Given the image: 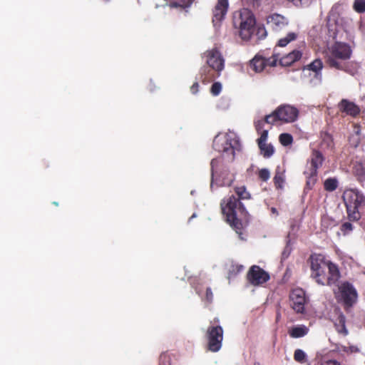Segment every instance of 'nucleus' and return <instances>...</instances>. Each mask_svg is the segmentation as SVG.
<instances>
[{
  "label": "nucleus",
  "instance_id": "obj_48",
  "mask_svg": "<svg viewBox=\"0 0 365 365\" xmlns=\"http://www.w3.org/2000/svg\"><path fill=\"white\" fill-rule=\"evenodd\" d=\"M320 365H342L339 361L334 359L326 361Z\"/></svg>",
  "mask_w": 365,
  "mask_h": 365
},
{
  "label": "nucleus",
  "instance_id": "obj_36",
  "mask_svg": "<svg viewBox=\"0 0 365 365\" xmlns=\"http://www.w3.org/2000/svg\"><path fill=\"white\" fill-rule=\"evenodd\" d=\"M353 8L357 13L365 12V0H355Z\"/></svg>",
  "mask_w": 365,
  "mask_h": 365
},
{
  "label": "nucleus",
  "instance_id": "obj_9",
  "mask_svg": "<svg viewBox=\"0 0 365 365\" xmlns=\"http://www.w3.org/2000/svg\"><path fill=\"white\" fill-rule=\"evenodd\" d=\"M246 279L250 284L258 287L268 282L270 276L267 272L259 266L252 265L247 273Z\"/></svg>",
  "mask_w": 365,
  "mask_h": 365
},
{
  "label": "nucleus",
  "instance_id": "obj_40",
  "mask_svg": "<svg viewBox=\"0 0 365 365\" xmlns=\"http://www.w3.org/2000/svg\"><path fill=\"white\" fill-rule=\"evenodd\" d=\"M245 4L253 9H258L261 6L262 0H244Z\"/></svg>",
  "mask_w": 365,
  "mask_h": 365
},
{
  "label": "nucleus",
  "instance_id": "obj_37",
  "mask_svg": "<svg viewBox=\"0 0 365 365\" xmlns=\"http://www.w3.org/2000/svg\"><path fill=\"white\" fill-rule=\"evenodd\" d=\"M258 178L263 182H267L270 178V172L267 168H262L258 171Z\"/></svg>",
  "mask_w": 365,
  "mask_h": 365
},
{
  "label": "nucleus",
  "instance_id": "obj_18",
  "mask_svg": "<svg viewBox=\"0 0 365 365\" xmlns=\"http://www.w3.org/2000/svg\"><path fill=\"white\" fill-rule=\"evenodd\" d=\"M324 160V158L320 151L317 150L312 151L311 155V168L309 169V170H311L312 178L317 176V170L322 166Z\"/></svg>",
  "mask_w": 365,
  "mask_h": 365
},
{
  "label": "nucleus",
  "instance_id": "obj_13",
  "mask_svg": "<svg viewBox=\"0 0 365 365\" xmlns=\"http://www.w3.org/2000/svg\"><path fill=\"white\" fill-rule=\"evenodd\" d=\"M229 8V0H217L212 9V23L215 26H219L225 19Z\"/></svg>",
  "mask_w": 365,
  "mask_h": 365
},
{
  "label": "nucleus",
  "instance_id": "obj_22",
  "mask_svg": "<svg viewBox=\"0 0 365 365\" xmlns=\"http://www.w3.org/2000/svg\"><path fill=\"white\" fill-rule=\"evenodd\" d=\"M250 68L256 73L261 72L266 68V61L264 58L259 55H256L250 62Z\"/></svg>",
  "mask_w": 365,
  "mask_h": 365
},
{
  "label": "nucleus",
  "instance_id": "obj_47",
  "mask_svg": "<svg viewBox=\"0 0 365 365\" xmlns=\"http://www.w3.org/2000/svg\"><path fill=\"white\" fill-rule=\"evenodd\" d=\"M199 88L200 86L198 82H195L190 87V92L194 95L197 94V92L199 91Z\"/></svg>",
  "mask_w": 365,
  "mask_h": 365
},
{
  "label": "nucleus",
  "instance_id": "obj_39",
  "mask_svg": "<svg viewBox=\"0 0 365 365\" xmlns=\"http://www.w3.org/2000/svg\"><path fill=\"white\" fill-rule=\"evenodd\" d=\"M222 91V84L220 82H215L210 88V93L212 96H218Z\"/></svg>",
  "mask_w": 365,
  "mask_h": 365
},
{
  "label": "nucleus",
  "instance_id": "obj_14",
  "mask_svg": "<svg viewBox=\"0 0 365 365\" xmlns=\"http://www.w3.org/2000/svg\"><path fill=\"white\" fill-rule=\"evenodd\" d=\"M281 122L292 123L297 120L299 110L289 105L280 106L277 108Z\"/></svg>",
  "mask_w": 365,
  "mask_h": 365
},
{
  "label": "nucleus",
  "instance_id": "obj_32",
  "mask_svg": "<svg viewBox=\"0 0 365 365\" xmlns=\"http://www.w3.org/2000/svg\"><path fill=\"white\" fill-rule=\"evenodd\" d=\"M264 121L267 124L273 125L275 123L280 121L279 114L277 109L274 110L271 114L267 115L264 117Z\"/></svg>",
  "mask_w": 365,
  "mask_h": 365
},
{
  "label": "nucleus",
  "instance_id": "obj_19",
  "mask_svg": "<svg viewBox=\"0 0 365 365\" xmlns=\"http://www.w3.org/2000/svg\"><path fill=\"white\" fill-rule=\"evenodd\" d=\"M302 52L299 49H294L279 58V64L282 66H290L302 58Z\"/></svg>",
  "mask_w": 365,
  "mask_h": 365
},
{
  "label": "nucleus",
  "instance_id": "obj_25",
  "mask_svg": "<svg viewBox=\"0 0 365 365\" xmlns=\"http://www.w3.org/2000/svg\"><path fill=\"white\" fill-rule=\"evenodd\" d=\"M273 180L276 189L279 190L283 188L285 181L284 173V171L280 170L279 167L276 170Z\"/></svg>",
  "mask_w": 365,
  "mask_h": 365
},
{
  "label": "nucleus",
  "instance_id": "obj_51",
  "mask_svg": "<svg viewBox=\"0 0 365 365\" xmlns=\"http://www.w3.org/2000/svg\"><path fill=\"white\" fill-rule=\"evenodd\" d=\"M272 211L273 212H275L277 210H276V209H275V208H272Z\"/></svg>",
  "mask_w": 365,
  "mask_h": 365
},
{
  "label": "nucleus",
  "instance_id": "obj_44",
  "mask_svg": "<svg viewBox=\"0 0 365 365\" xmlns=\"http://www.w3.org/2000/svg\"><path fill=\"white\" fill-rule=\"evenodd\" d=\"M204 300L207 302L208 303H211L213 300V293L210 287L206 288L205 295L203 298Z\"/></svg>",
  "mask_w": 365,
  "mask_h": 365
},
{
  "label": "nucleus",
  "instance_id": "obj_28",
  "mask_svg": "<svg viewBox=\"0 0 365 365\" xmlns=\"http://www.w3.org/2000/svg\"><path fill=\"white\" fill-rule=\"evenodd\" d=\"M297 38V34L294 32H290L287 35L279 40L277 45L280 47L286 46L289 43L296 40Z\"/></svg>",
  "mask_w": 365,
  "mask_h": 365
},
{
  "label": "nucleus",
  "instance_id": "obj_45",
  "mask_svg": "<svg viewBox=\"0 0 365 365\" xmlns=\"http://www.w3.org/2000/svg\"><path fill=\"white\" fill-rule=\"evenodd\" d=\"M352 229L353 226L350 222H344L341 226V230L344 235L351 231Z\"/></svg>",
  "mask_w": 365,
  "mask_h": 365
},
{
  "label": "nucleus",
  "instance_id": "obj_1",
  "mask_svg": "<svg viewBox=\"0 0 365 365\" xmlns=\"http://www.w3.org/2000/svg\"><path fill=\"white\" fill-rule=\"evenodd\" d=\"M212 146L216 151L221 153V155L211 160L210 187L212 188L214 183L217 186H230L234 179L225 163L235 160V152L241 150L240 142L237 138L226 135L215 137Z\"/></svg>",
  "mask_w": 365,
  "mask_h": 365
},
{
  "label": "nucleus",
  "instance_id": "obj_12",
  "mask_svg": "<svg viewBox=\"0 0 365 365\" xmlns=\"http://www.w3.org/2000/svg\"><path fill=\"white\" fill-rule=\"evenodd\" d=\"M266 22L267 26L274 32L281 31L289 24L287 18L276 13L267 16Z\"/></svg>",
  "mask_w": 365,
  "mask_h": 365
},
{
  "label": "nucleus",
  "instance_id": "obj_41",
  "mask_svg": "<svg viewBox=\"0 0 365 365\" xmlns=\"http://www.w3.org/2000/svg\"><path fill=\"white\" fill-rule=\"evenodd\" d=\"M171 359L168 354L163 353L159 357V365H170Z\"/></svg>",
  "mask_w": 365,
  "mask_h": 365
},
{
  "label": "nucleus",
  "instance_id": "obj_4",
  "mask_svg": "<svg viewBox=\"0 0 365 365\" xmlns=\"http://www.w3.org/2000/svg\"><path fill=\"white\" fill-rule=\"evenodd\" d=\"M234 25L238 29L239 36L244 41H249L255 31L256 19L248 9H242L238 16L234 18Z\"/></svg>",
  "mask_w": 365,
  "mask_h": 365
},
{
  "label": "nucleus",
  "instance_id": "obj_5",
  "mask_svg": "<svg viewBox=\"0 0 365 365\" xmlns=\"http://www.w3.org/2000/svg\"><path fill=\"white\" fill-rule=\"evenodd\" d=\"M343 200L350 220H358L361 215L359 209L365 206V197L357 190L348 189L344 192Z\"/></svg>",
  "mask_w": 365,
  "mask_h": 365
},
{
  "label": "nucleus",
  "instance_id": "obj_6",
  "mask_svg": "<svg viewBox=\"0 0 365 365\" xmlns=\"http://www.w3.org/2000/svg\"><path fill=\"white\" fill-rule=\"evenodd\" d=\"M352 51L351 47L345 43L335 42L329 48V55L327 63L331 68L348 71L346 65H342L338 60L346 61L351 58Z\"/></svg>",
  "mask_w": 365,
  "mask_h": 365
},
{
  "label": "nucleus",
  "instance_id": "obj_11",
  "mask_svg": "<svg viewBox=\"0 0 365 365\" xmlns=\"http://www.w3.org/2000/svg\"><path fill=\"white\" fill-rule=\"evenodd\" d=\"M204 54L207 58L206 63L207 66L218 71H222L224 69L225 60L217 48H214L207 50Z\"/></svg>",
  "mask_w": 365,
  "mask_h": 365
},
{
  "label": "nucleus",
  "instance_id": "obj_50",
  "mask_svg": "<svg viewBox=\"0 0 365 365\" xmlns=\"http://www.w3.org/2000/svg\"><path fill=\"white\" fill-rule=\"evenodd\" d=\"M253 365H260L259 362H255Z\"/></svg>",
  "mask_w": 365,
  "mask_h": 365
},
{
  "label": "nucleus",
  "instance_id": "obj_49",
  "mask_svg": "<svg viewBox=\"0 0 365 365\" xmlns=\"http://www.w3.org/2000/svg\"><path fill=\"white\" fill-rule=\"evenodd\" d=\"M197 294H198L199 295H201V294H201V292H200V290H197Z\"/></svg>",
  "mask_w": 365,
  "mask_h": 365
},
{
  "label": "nucleus",
  "instance_id": "obj_10",
  "mask_svg": "<svg viewBox=\"0 0 365 365\" xmlns=\"http://www.w3.org/2000/svg\"><path fill=\"white\" fill-rule=\"evenodd\" d=\"M289 300L292 308L297 313H304L305 304L308 299L306 297L305 291L299 287L294 288L289 294Z\"/></svg>",
  "mask_w": 365,
  "mask_h": 365
},
{
  "label": "nucleus",
  "instance_id": "obj_17",
  "mask_svg": "<svg viewBox=\"0 0 365 365\" xmlns=\"http://www.w3.org/2000/svg\"><path fill=\"white\" fill-rule=\"evenodd\" d=\"M338 106L341 112L352 117H356L360 113L359 107L347 99H342Z\"/></svg>",
  "mask_w": 365,
  "mask_h": 365
},
{
  "label": "nucleus",
  "instance_id": "obj_27",
  "mask_svg": "<svg viewBox=\"0 0 365 365\" xmlns=\"http://www.w3.org/2000/svg\"><path fill=\"white\" fill-rule=\"evenodd\" d=\"M195 0H175L170 4L171 8L187 9L190 7Z\"/></svg>",
  "mask_w": 365,
  "mask_h": 365
},
{
  "label": "nucleus",
  "instance_id": "obj_33",
  "mask_svg": "<svg viewBox=\"0 0 365 365\" xmlns=\"http://www.w3.org/2000/svg\"><path fill=\"white\" fill-rule=\"evenodd\" d=\"M279 140L284 146H288L293 142V138L289 133H282L279 135Z\"/></svg>",
  "mask_w": 365,
  "mask_h": 365
},
{
  "label": "nucleus",
  "instance_id": "obj_52",
  "mask_svg": "<svg viewBox=\"0 0 365 365\" xmlns=\"http://www.w3.org/2000/svg\"><path fill=\"white\" fill-rule=\"evenodd\" d=\"M53 204H55L56 205H58V202H53Z\"/></svg>",
  "mask_w": 365,
  "mask_h": 365
},
{
  "label": "nucleus",
  "instance_id": "obj_15",
  "mask_svg": "<svg viewBox=\"0 0 365 365\" xmlns=\"http://www.w3.org/2000/svg\"><path fill=\"white\" fill-rule=\"evenodd\" d=\"M268 137V130H263L260 137L257 139L258 147L262 155L266 158H270L274 153V148L271 144H267L266 140Z\"/></svg>",
  "mask_w": 365,
  "mask_h": 365
},
{
  "label": "nucleus",
  "instance_id": "obj_8",
  "mask_svg": "<svg viewBox=\"0 0 365 365\" xmlns=\"http://www.w3.org/2000/svg\"><path fill=\"white\" fill-rule=\"evenodd\" d=\"M223 329L221 326H210L205 333L207 341V349L212 352L218 351L221 347L223 340Z\"/></svg>",
  "mask_w": 365,
  "mask_h": 365
},
{
  "label": "nucleus",
  "instance_id": "obj_20",
  "mask_svg": "<svg viewBox=\"0 0 365 365\" xmlns=\"http://www.w3.org/2000/svg\"><path fill=\"white\" fill-rule=\"evenodd\" d=\"M322 68L323 63L322 60L319 58H316L309 64L304 66L303 69L313 71L314 73V78L318 81L319 83H321L322 80Z\"/></svg>",
  "mask_w": 365,
  "mask_h": 365
},
{
  "label": "nucleus",
  "instance_id": "obj_30",
  "mask_svg": "<svg viewBox=\"0 0 365 365\" xmlns=\"http://www.w3.org/2000/svg\"><path fill=\"white\" fill-rule=\"evenodd\" d=\"M338 187V182L335 178H328L324 181V190L329 192L335 190Z\"/></svg>",
  "mask_w": 365,
  "mask_h": 365
},
{
  "label": "nucleus",
  "instance_id": "obj_3",
  "mask_svg": "<svg viewBox=\"0 0 365 365\" xmlns=\"http://www.w3.org/2000/svg\"><path fill=\"white\" fill-rule=\"evenodd\" d=\"M308 263L311 269V277L320 285H334L340 278L338 267L331 262L327 261L321 254L313 253Z\"/></svg>",
  "mask_w": 365,
  "mask_h": 365
},
{
  "label": "nucleus",
  "instance_id": "obj_23",
  "mask_svg": "<svg viewBox=\"0 0 365 365\" xmlns=\"http://www.w3.org/2000/svg\"><path fill=\"white\" fill-rule=\"evenodd\" d=\"M321 147L322 149L333 150L334 149V142L333 136L328 132L321 133Z\"/></svg>",
  "mask_w": 365,
  "mask_h": 365
},
{
  "label": "nucleus",
  "instance_id": "obj_2",
  "mask_svg": "<svg viewBox=\"0 0 365 365\" xmlns=\"http://www.w3.org/2000/svg\"><path fill=\"white\" fill-rule=\"evenodd\" d=\"M234 190L235 195L224 198L220 206L227 222L237 233L241 234L242 221H247L248 218V212L241 201L250 199L251 195L244 185L235 187Z\"/></svg>",
  "mask_w": 365,
  "mask_h": 365
},
{
  "label": "nucleus",
  "instance_id": "obj_43",
  "mask_svg": "<svg viewBox=\"0 0 365 365\" xmlns=\"http://www.w3.org/2000/svg\"><path fill=\"white\" fill-rule=\"evenodd\" d=\"M265 121L264 120H259L255 122V127L258 133L261 135V133L264 130L263 127L264 125Z\"/></svg>",
  "mask_w": 365,
  "mask_h": 365
},
{
  "label": "nucleus",
  "instance_id": "obj_34",
  "mask_svg": "<svg viewBox=\"0 0 365 365\" xmlns=\"http://www.w3.org/2000/svg\"><path fill=\"white\" fill-rule=\"evenodd\" d=\"M297 8H307L309 6L313 0H287Z\"/></svg>",
  "mask_w": 365,
  "mask_h": 365
},
{
  "label": "nucleus",
  "instance_id": "obj_7",
  "mask_svg": "<svg viewBox=\"0 0 365 365\" xmlns=\"http://www.w3.org/2000/svg\"><path fill=\"white\" fill-rule=\"evenodd\" d=\"M335 297L346 312H349L356 303L358 299L357 291L349 282H343L338 285V291L334 292Z\"/></svg>",
  "mask_w": 365,
  "mask_h": 365
},
{
  "label": "nucleus",
  "instance_id": "obj_24",
  "mask_svg": "<svg viewBox=\"0 0 365 365\" xmlns=\"http://www.w3.org/2000/svg\"><path fill=\"white\" fill-rule=\"evenodd\" d=\"M309 332V328L305 325L301 324L293 327L289 330V335L292 338H300L307 335Z\"/></svg>",
  "mask_w": 365,
  "mask_h": 365
},
{
  "label": "nucleus",
  "instance_id": "obj_46",
  "mask_svg": "<svg viewBox=\"0 0 365 365\" xmlns=\"http://www.w3.org/2000/svg\"><path fill=\"white\" fill-rule=\"evenodd\" d=\"M309 176L308 177V179L307 180V185L309 187H312L314 185L316 180H317V176H314V178H312L311 176V170H309Z\"/></svg>",
  "mask_w": 365,
  "mask_h": 365
},
{
  "label": "nucleus",
  "instance_id": "obj_42",
  "mask_svg": "<svg viewBox=\"0 0 365 365\" xmlns=\"http://www.w3.org/2000/svg\"><path fill=\"white\" fill-rule=\"evenodd\" d=\"M256 35L259 39H263L267 36V31L264 26H259L257 29Z\"/></svg>",
  "mask_w": 365,
  "mask_h": 365
},
{
  "label": "nucleus",
  "instance_id": "obj_31",
  "mask_svg": "<svg viewBox=\"0 0 365 365\" xmlns=\"http://www.w3.org/2000/svg\"><path fill=\"white\" fill-rule=\"evenodd\" d=\"M294 359L295 361H297L299 364H304V363L307 362V354H305V352L303 350H302L300 349H297L294 351Z\"/></svg>",
  "mask_w": 365,
  "mask_h": 365
},
{
  "label": "nucleus",
  "instance_id": "obj_29",
  "mask_svg": "<svg viewBox=\"0 0 365 365\" xmlns=\"http://www.w3.org/2000/svg\"><path fill=\"white\" fill-rule=\"evenodd\" d=\"M334 350L339 351V352L344 351L347 354L356 353V352H359V351L358 347L356 346H346L341 345V344H336Z\"/></svg>",
  "mask_w": 365,
  "mask_h": 365
},
{
  "label": "nucleus",
  "instance_id": "obj_16",
  "mask_svg": "<svg viewBox=\"0 0 365 365\" xmlns=\"http://www.w3.org/2000/svg\"><path fill=\"white\" fill-rule=\"evenodd\" d=\"M220 73L221 71H218L207 65L204 66L200 71V80L203 83H210L218 78Z\"/></svg>",
  "mask_w": 365,
  "mask_h": 365
},
{
  "label": "nucleus",
  "instance_id": "obj_26",
  "mask_svg": "<svg viewBox=\"0 0 365 365\" xmlns=\"http://www.w3.org/2000/svg\"><path fill=\"white\" fill-rule=\"evenodd\" d=\"M244 269V266L242 264L232 263L228 268V279H231L235 277L239 273Z\"/></svg>",
  "mask_w": 365,
  "mask_h": 365
},
{
  "label": "nucleus",
  "instance_id": "obj_21",
  "mask_svg": "<svg viewBox=\"0 0 365 365\" xmlns=\"http://www.w3.org/2000/svg\"><path fill=\"white\" fill-rule=\"evenodd\" d=\"M334 327L339 334L343 336H346L349 334L348 329L346 327V317L341 312L338 314L335 319Z\"/></svg>",
  "mask_w": 365,
  "mask_h": 365
},
{
  "label": "nucleus",
  "instance_id": "obj_35",
  "mask_svg": "<svg viewBox=\"0 0 365 365\" xmlns=\"http://www.w3.org/2000/svg\"><path fill=\"white\" fill-rule=\"evenodd\" d=\"M354 173L359 181L365 180V168L362 165H358L354 168Z\"/></svg>",
  "mask_w": 365,
  "mask_h": 365
},
{
  "label": "nucleus",
  "instance_id": "obj_38",
  "mask_svg": "<svg viewBox=\"0 0 365 365\" xmlns=\"http://www.w3.org/2000/svg\"><path fill=\"white\" fill-rule=\"evenodd\" d=\"M278 60L279 61L278 54H273L271 57L267 58H264V61H266V67L267 66H270V67L275 66L277 65V62Z\"/></svg>",
  "mask_w": 365,
  "mask_h": 365
}]
</instances>
